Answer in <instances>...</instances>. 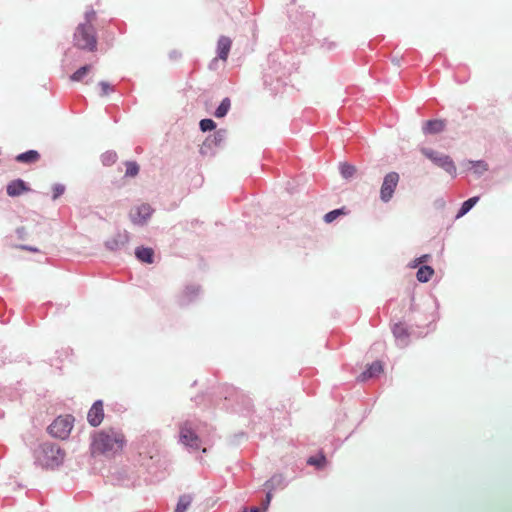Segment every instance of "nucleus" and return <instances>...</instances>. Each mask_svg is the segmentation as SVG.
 Wrapping results in <instances>:
<instances>
[{
	"label": "nucleus",
	"instance_id": "nucleus-1",
	"mask_svg": "<svg viewBox=\"0 0 512 512\" xmlns=\"http://www.w3.org/2000/svg\"><path fill=\"white\" fill-rule=\"evenodd\" d=\"M125 438L115 431L97 433L91 444L92 454L115 455L123 450Z\"/></svg>",
	"mask_w": 512,
	"mask_h": 512
},
{
	"label": "nucleus",
	"instance_id": "nucleus-2",
	"mask_svg": "<svg viewBox=\"0 0 512 512\" xmlns=\"http://www.w3.org/2000/svg\"><path fill=\"white\" fill-rule=\"evenodd\" d=\"M75 45L80 49L94 51L97 46V39L93 25L79 24L74 33Z\"/></svg>",
	"mask_w": 512,
	"mask_h": 512
},
{
	"label": "nucleus",
	"instance_id": "nucleus-3",
	"mask_svg": "<svg viewBox=\"0 0 512 512\" xmlns=\"http://www.w3.org/2000/svg\"><path fill=\"white\" fill-rule=\"evenodd\" d=\"M422 154L451 176L456 175V166L450 156L429 148H422Z\"/></svg>",
	"mask_w": 512,
	"mask_h": 512
},
{
	"label": "nucleus",
	"instance_id": "nucleus-4",
	"mask_svg": "<svg viewBox=\"0 0 512 512\" xmlns=\"http://www.w3.org/2000/svg\"><path fill=\"white\" fill-rule=\"evenodd\" d=\"M40 452L43 464L48 467L59 466L64 460V452L53 444H44Z\"/></svg>",
	"mask_w": 512,
	"mask_h": 512
},
{
	"label": "nucleus",
	"instance_id": "nucleus-5",
	"mask_svg": "<svg viewBox=\"0 0 512 512\" xmlns=\"http://www.w3.org/2000/svg\"><path fill=\"white\" fill-rule=\"evenodd\" d=\"M73 417L66 415L56 418L49 426V432L53 437L66 439L73 428Z\"/></svg>",
	"mask_w": 512,
	"mask_h": 512
},
{
	"label": "nucleus",
	"instance_id": "nucleus-6",
	"mask_svg": "<svg viewBox=\"0 0 512 512\" xmlns=\"http://www.w3.org/2000/svg\"><path fill=\"white\" fill-rule=\"evenodd\" d=\"M399 178V174L396 172H390L384 177L380 189V198L383 202H388L391 200L393 193L398 185Z\"/></svg>",
	"mask_w": 512,
	"mask_h": 512
},
{
	"label": "nucleus",
	"instance_id": "nucleus-7",
	"mask_svg": "<svg viewBox=\"0 0 512 512\" xmlns=\"http://www.w3.org/2000/svg\"><path fill=\"white\" fill-rule=\"evenodd\" d=\"M153 209L149 204L142 203L133 207L130 211V218L135 224H140L150 220Z\"/></svg>",
	"mask_w": 512,
	"mask_h": 512
},
{
	"label": "nucleus",
	"instance_id": "nucleus-8",
	"mask_svg": "<svg viewBox=\"0 0 512 512\" xmlns=\"http://www.w3.org/2000/svg\"><path fill=\"white\" fill-rule=\"evenodd\" d=\"M180 441L192 449H198L200 446V439L194 430L187 424L180 428Z\"/></svg>",
	"mask_w": 512,
	"mask_h": 512
},
{
	"label": "nucleus",
	"instance_id": "nucleus-9",
	"mask_svg": "<svg viewBox=\"0 0 512 512\" xmlns=\"http://www.w3.org/2000/svg\"><path fill=\"white\" fill-rule=\"evenodd\" d=\"M104 418V410L102 401H96L88 412V421L92 426L101 424Z\"/></svg>",
	"mask_w": 512,
	"mask_h": 512
},
{
	"label": "nucleus",
	"instance_id": "nucleus-10",
	"mask_svg": "<svg viewBox=\"0 0 512 512\" xmlns=\"http://www.w3.org/2000/svg\"><path fill=\"white\" fill-rule=\"evenodd\" d=\"M27 191H29V187L21 179L13 180L7 185V194L11 197L19 196Z\"/></svg>",
	"mask_w": 512,
	"mask_h": 512
},
{
	"label": "nucleus",
	"instance_id": "nucleus-11",
	"mask_svg": "<svg viewBox=\"0 0 512 512\" xmlns=\"http://www.w3.org/2000/svg\"><path fill=\"white\" fill-rule=\"evenodd\" d=\"M231 45H232V41L230 38H228L226 36H221L219 38L218 43H217V53H218V57L221 60H223V61L227 60L230 49H231Z\"/></svg>",
	"mask_w": 512,
	"mask_h": 512
},
{
	"label": "nucleus",
	"instance_id": "nucleus-12",
	"mask_svg": "<svg viewBox=\"0 0 512 512\" xmlns=\"http://www.w3.org/2000/svg\"><path fill=\"white\" fill-rule=\"evenodd\" d=\"M445 128V122L443 120H429L425 122L423 131L427 134H436L440 133Z\"/></svg>",
	"mask_w": 512,
	"mask_h": 512
},
{
	"label": "nucleus",
	"instance_id": "nucleus-13",
	"mask_svg": "<svg viewBox=\"0 0 512 512\" xmlns=\"http://www.w3.org/2000/svg\"><path fill=\"white\" fill-rule=\"evenodd\" d=\"M383 371V366H382V363L379 362V361H376L374 363H372L369 368L367 370H365L361 375H360V380L361 381H366L368 380L369 378H372L374 376H377L379 375L381 372Z\"/></svg>",
	"mask_w": 512,
	"mask_h": 512
},
{
	"label": "nucleus",
	"instance_id": "nucleus-14",
	"mask_svg": "<svg viewBox=\"0 0 512 512\" xmlns=\"http://www.w3.org/2000/svg\"><path fill=\"white\" fill-rule=\"evenodd\" d=\"M327 459L323 452H318L315 456H311L307 459V464L314 466L318 470H322L327 466Z\"/></svg>",
	"mask_w": 512,
	"mask_h": 512
},
{
	"label": "nucleus",
	"instance_id": "nucleus-15",
	"mask_svg": "<svg viewBox=\"0 0 512 512\" xmlns=\"http://www.w3.org/2000/svg\"><path fill=\"white\" fill-rule=\"evenodd\" d=\"M40 159V154L36 150H29L16 156V161L20 163H35Z\"/></svg>",
	"mask_w": 512,
	"mask_h": 512
},
{
	"label": "nucleus",
	"instance_id": "nucleus-16",
	"mask_svg": "<svg viewBox=\"0 0 512 512\" xmlns=\"http://www.w3.org/2000/svg\"><path fill=\"white\" fill-rule=\"evenodd\" d=\"M153 254V250L148 247H139L135 251V255L140 261L149 264L153 262Z\"/></svg>",
	"mask_w": 512,
	"mask_h": 512
},
{
	"label": "nucleus",
	"instance_id": "nucleus-17",
	"mask_svg": "<svg viewBox=\"0 0 512 512\" xmlns=\"http://www.w3.org/2000/svg\"><path fill=\"white\" fill-rule=\"evenodd\" d=\"M479 199V196H474L464 201L460 210L456 214V219H459L460 217L468 213L478 203Z\"/></svg>",
	"mask_w": 512,
	"mask_h": 512
},
{
	"label": "nucleus",
	"instance_id": "nucleus-18",
	"mask_svg": "<svg viewBox=\"0 0 512 512\" xmlns=\"http://www.w3.org/2000/svg\"><path fill=\"white\" fill-rule=\"evenodd\" d=\"M433 273H434V271H433L432 267H430L428 265H424L418 269L416 277L419 282L424 283V282H427L432 277Z\"/></svg>",
	"mask_w": 512,
	"mask_h": 512
},
{
	"label": "nucleus",
	"instance_id": "nucleus-19",
	"mask_svg": "<svg viewBox=\"0 0 512 512\" xmlns=\"http://www.w3.org/2000/svg\"><path fill=\"white\" fill-rule=\"evenodd\" d=\"M230 107H231L230 99L224 98L214 113L215 117L223 118L229 112Z\"/></svg>",
	"mask_w": 512,
	"mask_h": 512
},
{
	"label": "nucleus",
	"instance_id": "nucleus-20",
	"mask_svg": "<svg viewBox=\"0 0 512 512\" xmlns=\"http://www.w3.org/2000/svg\"><path fill=\"white\" fill-rule=\"evenodd\" d=\"M346 214H348V211L346 210L345 207H342V208H339V209H335L333 211L328 212L324 216V221L327 222V223H331V222L335 221L338 218V216L346 215Z\"/></svg>",
	"mask_w": 512,
	"mask_h": 512
},
{
	"label": "nucleus",
	"instance_id": "nucleus-21",
	"mask_svg": "<svg viewBox=\"0 0 512 512\" xmlns=\"http://www.w3.org/2000/svg\"><path fill=\"white\" fill-rule=\"evenodd\" d=\"M340 172L344 178L348 179L355 175L356 168L353 165L344 163V164H341V166H340Z\"/></svg>",
	"mask_w": 512,
	"mask_h": 512
},
{
	"label": "nucleus",
	"instance_id": "nucleus-22",
	"mask_svg": "<svg viewBox=\"0 0 512 512\" xmlns=\"http://www.w3.org/2000/svg\"><path fill=\"white\" fill-rule=\"evenodd\" d=\"M90 69H91L90 65L82 66L81 68H79L77 71H75L72 74L71 80L72 81H81L83 79V77L90 71Z\"/></svg>",
	"mask_w": 512,
	"mask_h": 512
},
{
	"label": "nucleus",
	"instance_id": "nucleus-23",
	"mask_svg": "<svg viewBox=\"0 0 512 512\" xmlns=\"http://www.w3.org/2000/svg\"><path fill=\"white\" fill-rule=\"evenodd\" d=\"M191 503V497L190 496H182L176 506L175 512H185L188 506Z\"/></svg>",
	"mask_w": 512,
	"mask_h": 512
},
{
	"label": "nucleus",
	"instance_id": "nucleus-24",
	"mask_svg": "<svg viewBox=\"0 0 512 512\" xmlns=\"http://www.w3.org/2000/svg\"><path fill=\"white\" fill-rule=\"evenodd\" d=\"M139 172V165L136 162L130 161L126 163L125 175L135 177Z\"/></svg>",
	"mask_w": 512,
	"mask_h": 512
},
{
	"label": "nucleus",
	"instance_id": "nucleus-25",
	"mask_svg": "<svg viewBox=\"0 0 512 512\" xmlns=\"http://www.w3.org/2000/svg\"><path fill=\"white\" fill-rule=\"evenodd\" d=\"M200 129L203 132L214 130L216 123L212 119H202L199 123Z\"/></svg>",
	"mask_w": 512,
	"mask_h": 512
},
{
	"label": "nucleus",
	"instance_id": "nucleus-26",
	"mask_svg": "<svg viewBox=\"0 0 512 512\" xmlns=\"http://www.w3.org/2000/svg\"><path fill=\"white\" fill-rule=\"evenodd\" d=\"M469 164L471 165V169H473L474 172L478 174H481L488 169L487 164L484 161H470Z\"/></svg>",
	"mask_w": 512,
	"mask_h": 512
},
{
	"label": "nucleus",
	"instance_id": "nucleus-27",
	"mask_svg": "<svg viewBox=\"0 0 512 512\" xmlns=\"http://www.w3.org/2000/svg\"><path fill=\"white\" fill-rule=\"evenodd\" d=\"M393 333L394 335L397 337V338H407L408 337V330L407 328L402 325V324H397L395 325L394 327V330H393Z\"/></svg>",
	"mask_w": 512,
	"mask_h": 512
},
{
	"label": "nucleus",
	"instance_id": "nucleus-28",
	"mask_svg": "<svg viewBox=\"0 0 512 512\" xmlns=\"http://www.w3.org/2000/svg\"><path fill=\"white\" fill-rule=\"evenodd\" d=\"M96 21V12L93 9H89L85 12V22L84 25H93Z\"/></svg>",
	"mask_w": 512,
	"mask_h": 512
},
{
	"label": "nucleus",
	"instance_id": "nucleus-29",
	"mask_svg": "<svg viewBox=\"0 0 512 512\" xmlns=\"http://www.w3.org/2000/svg\"><path fill=\"white\" fill-rule=\"evenodd\" d=\"M126 241H127V237L125 235H120V241L111 240L108 242V246L112 249H116V248H119L120 246H122L123 244H125Z\"/></svg>",
	"mask_w": 512,
	"mask_h": 512
},
{
	"label": "nucleus",
	"instance_id": "nucleus-30",
	"mask_svg": "<svg viewBox=\"0 0 512 512\" xmlns=\"http://www.w3.org/2000/svg\"><path fill=\"white\" fill-rule=\"evenodd\" d=\"M65 191V187L61 184H56L54 187H53V199H57L58 197H60Z\"/></svg>",
	"mask_w": 512,
	"mask_h": 512
},
{
	"label": "nucleus",
	"instance_id": "nucleus-31",
	"mask_svg": "<svg viewBox=\"0 0 512 512\" xmlns=\"http://www.w3.org/2000/svg\"><path fill=\"white\" fill-rule=\"evenodd\" d=\"M99 86L101 88V95L105 96L108 95L110 91H112V88L108 82L102 81L99 83Z\"/></svg>",
	"mask_w": 512,
	"mask_h": 512
},
{
	"label": "nucleus",
	"instance_id": "nucleus-32",
	"mask_svg": "<svg viewBox=\"0 0 512 512\" xmlns=\"http://www.w3.org/2000/svg\"><path fill=\"white\" fill-rule=\"evenodd\" d=\"M272 488L273 487L271 485L270 488H269V491L266 494V499H265V501L263 503L262 512H265L268 509V506H269L271 498H272Z\"/></svg>",
	"mask_w": 512,
	"mask_h": 512
},
{
	"label": "nucleus",
	"instance_id": "nucleus-33",
	"mask_svg": "<svg viewBox=\"0 0 512 512\" xmlns=\"http://www.w3.org/2000/svg\"><path fill=\"white\" fill-rule=\"evenodd\" d=\"M243 512H262V511H260L259 508L254 507V508H251L250 510L244 509Z\"/></svg>",
	"mask_w": 512,
	"mask_h": 512
},
{
	"label": "nucleus",
	"instance_id": "nucleus-34",
	"mask_svg": "<svg viewBox=\"0 0 512 512\" xmlns=\"http://www.w3.org/2000/svg\"><path fill=\"white\" fill-rule=\"evenodd\" d=\"M115 157H116V155H115V154H111V155H109V156L105 157L104 161H106V159H107V161H110V160H111V161H114Z\"/></svg>",
	"mask_w": 512,
	"mask_h": 512
},
{
	"label": "nucleus",
	"instance_id": "nucleus-35",
	"mask_svg": "<svg viewBox=\"0 0 512 512\" xmlns=\"http://www.w3.org/2000/svg\"><path fill=\"white\" fill-rule=\"evenodd\" d=\"M428 258V255H424L420 258L417 259L418 262H423L424 260H426Z\"/></svg>",
	"mask_w": 512,
	"mask_h": 512
},
{
	"label": "nucleus",
	"instance_id": "nucleus-36",
	"mask_svg": "<svg viewBox=\"0 0 512 512\" xmlns=\"http://www.w3.org/2000/svg\"><path fill=\"white\" fill-rule=\"evenodd\" d=\"M22 248L28 249V250L33 251V252H37L38 251L36 248H32V247H25V246H23Z\"/></svg>",
	"mask_w": 512,
	"mask_h": 512
},
{
	"label": "nucleus",
	"instance_id": "nucleus-37",
	"mask_svg": "<svg viewBox=\"0 0 512 512\" xmlns=\"http://www.w3.org/2000/svg\"><path fill=\"white\" fill-rule=\"evenodd\" d=\"M420 263H421V262H418V261H417V259H416V260H415V262H414L413 267H416V266H417V265H419Z\"/></svg>",
	"mask_w": 512,
	"mask_h": 512
}]
</instances>
